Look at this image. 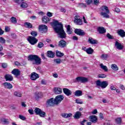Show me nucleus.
I'll return each instance as SVG.
<instances>
[{
    "label": "nucleus",
    "instance_id": "1",
    "mask_svg": "<svg viewBox=\"0 0 125 125\" xmlns=\"http://www.w3.org/2000/svg\"><path fill=\"white\" fill-rule=\"evenodd\" d=\"M53 24L54 25V27L53 29L55 30V32L57 34H58V38H60V39H66V33L64 31L63 29V24L61 23H59L58 21H55Z\"/></svg>",
    "mask_w": 125,
    "mask_h": 125
},
{
    "label": "nucleus",
    "instance_id": "2",
    "mask_svg": "<svg viewBox=\"0 0 125 125\" xmlns=\"http://www.w3.org/2000/svg\"><path fill=\"white\" fill-rule=\"evenodd\" d=\"M28 61L32 62L33 65H41L42 59L37 55H29L28 57Z\"/></svg>",
    "mask_w": 125,
    "mask_h": 125
},
{
    "label": "nucleus",
    "instance_id": "3",
    "mask_svg": "<svg viewBox=\"0 0 125 125\" xmlns=\"http://www.w3.org/2000/svg\"><path fill=\"white\" fill-rule=\"evenodd\" d=\"M96 84L97 86H100L102 88H106L109 83L107 81L101 82L100 80H97L96 82Z\"/></svg>",
    "mask_w": 125,
    "mask_h": 125
},
{
    "label": "nucleus",
    "instance_id": "4",
    "mask_svg": "<svg viewBox=\"0 0 125 125\" xmlns=\"http://www.w3.org/2000/svg\"><path fill=\"white\" fill-rule=\"evenodd\" d=\"M88 79L85 77H78L73 80V83H86Z\"/></svg>",
    "mask_w": 125,
    "mask_h": 125
},
{
    "label": "nucleus",
    "instance_id": "5",
    "mask_svg": "<svg viewBox=\"0 0 125 125\" xmlns=\"http://www.w3.org/2000/svg\"><path fill=\"white\" fill-rule=\"evenodd\" d=\"M27 41L29 42V43H31L32 45H34V44H36L37 42H38V40L36 39V37H33V36H29L27 38Z\"/></svg>",
    "mask_w": 125,
    "mask_h": 125
},
{
    "label": "nucleus",
    "instance_id": "6",
    "mask_svg": "<svg viewBox=\"0 0 125 125\" xmlns=\"http://www.w3.org/2000/svg\"><path fill=\"white\" fill-rule=\"evenodd\" d=\"M46 104L48 106H54V105H57L55 100L53 98H51V99L47 100Z\"/></svg>",
    "mask_w": 125,
    "mask_h": 125
},
{
    "label": "nucleus",
    "instance_id": "7",
    "mask_svg": "<svg viewBox=\"0 0 125 125\" xmlns=\"http://www.w3.org/2000/svg\"><path fill=\"white\" fill-rule=\"evenodd\" d=\"M39 31L41 33H46L47 32V26L45 25H40L39 26Z\"/></svg>",
    "mask_w": 125,
    "mask_h": 125
},
{
    "label": "nucleus",
    "instance_id": "8",
    "mask_svg": "<svg viewBox=\"0 0 125 125\" xmlns=\"http://www.w3.org/2000/svg\"><path fill=\"white\" fill-rule=\"evenodd\" d=\"M54 99L56 102V104L57 105L64 99V97L62 95H58L55 97Z\"/></svg>",
    "mask_w": 125,
    "mask_h": 125
},
{
    "label": "nucleus",
    "instance_id": "9",
    "mask_svg": "<svg viewBox=\"0 0 125 125\" xmlns=\"http://www.w3.org/2000/svg\"><path fill=\"white\" fill-rule=\"evenodd\" d=\"M74 33H75L76 35H78V36H84V35H85V33L84 32L83 30L81 29H76L74 30Z\"/></svg>",
    "mask_w": 125,
    "mask_h": 125
},
{
    "label": "nucleus",
    "instance_id": "10",
    "mask_svg": "<svg viewBox=\"0 0 125 125\" xmlns=\"http://www.w3.org/2000/svg\"><path fill=\"white\" fill-rule=\"evenodd\" d=\"M67 45V42L66 41L62 40L59 42L58 46L59 47H61L62 48H64V47H66Z\"/></svg>",
    "mask_w": 125,
    "mask_h": 125
},
{
    "label": "nucleus",
    "instance_id": "11",
    "mask_svg": "<svg viewBox=\"0 0 125 125\" xmlns=\"http://www.w3.org/2000/svg\"><path fill=\"white\" fill-rule=\"evenodd\" d=\"M89 121L93 124H96L97 123V116L95 115H91L89 117Z\"/></svg>",
    "mask_w": 125,
    "mask_h": 125
},
{
    "label": "nucleus",
    "instance_id": "12",
    "mask_svg": "<svg viewBox=\"0 0 125 125\" xmlns=\"http://www.w3.org/2000/svg\"><path fill=\"white\" fill-rule=\"evenodd\" d=\"M115 45V47H116L117 49H118V50H123L124 49V45H122V44L118 41H116Z\"/></svg>",
    "mask_w": 125,
    "mask_h": 125
},
{
    "label": "nucleus",
    "instance_id": "13",
    "mask_svg": "<svg viewBox=\"0 0 125 125\" xmlns=\"http://www.w3.org/2000/svg\"><path fill=\"white\" fill-rule=\"evenodd\" d=\"M39 78H40L39 75L36 72H32L31 73L30 79L32 81H36V80H37V79H39Z\"/></svg>",
    "mask_w": 125,
    "mask_h": 125
},
{
    "label": "nucleus",
    "instance_id": "14",
    "mask_svg": "<svg viewBox=\"0 0 125 125\" xmlns=\"http://www.w3.org/2000/svg\"><path fill=\"white\" fill-rule=\"evenodd\" d=\"M3 85L4 88H7V89H11V88H13V86L11 84V83L7 82L3 83Z\"/></svg>",
    "mask_w": 125,
    "mask_h": 125
},
{
    "label": "nucleus",
    "instance_id": "15",
    "mask_svg": "<svg viewBox=\"0 0 125 125\" xmlns=\"http://www.w3.org/2000/svg\"><path fill=\"white\" fill-rule=\"evenodd\" d=\"M6 82H12L13 81V77L10 74H6L4 76Z\"/></svg>",
    "mask_w": 125,
    "mask_h": 125
},
{
    "label": "nucleus",
    "instance_id": "16",
    "mask_svg": "<svg viewBox=\"0 0 125 125\" xmlns=\"http://www.w3.org/2000/svg\"><path fill=\"white\" fill-rule=\"evenodd\" d=\"M88 42L89 43H91V44H97V43H98V42H97V40H94L91 37L89 38L88 40Z\"/></svg>",
    "mask_w": 125,
    "mask_h": 125
},
{
    "label": "nucleus",
    "instance_id": "17",
    "mask_svg": "<svg viewBox=\"0 0 125 125\" xmlns=\"http://www.w3.org/2000/svg\"><path fill=\"white\" fill-rule=\"evenodd\" d=\"M74 118L76 120H79V119H81V118H82V112L80 111H77L75 112Z\"/></svg>",
    "mask_w": 125,
    "mask_h": 125
},
{
    "label": "nucleus",
    "instance_id": "18",
    "mask_svg": "<svg viewBox=\"0 0 125 125\" xmlns=\"http://www.w3.org/2000/svg\"><path fill=\"white\" fill-rule=\"evenodd\" d=\"M117 33L119 36H120L121 37V38H125V32L124 30L120 29L117 31Z\"/></svg>",
    "mask_w": 125,
    "mask_h": 125
},
{
    "label": "nucleus",
    "instance_id": "19",
    "mask_svg": "<svg viewBox=\"0 0 125 125\" xmlns=\"http://www.w3.org/2000/svg\"><path fill=\"white\" fill-rule=\"evenodd\" d=\"M63 91L64 94L67 95V96H70L72 94V91L67 88H63Z\"/></svg>",
    "mask_w": 125,
    "mask_h": 125
},
{
    "label": "nucleus",
    "instance_id": "20",
    "mask_svg": "<svg viewBox=\"0 0 125 125\" xmlns=\"http://www.w3.org/2000/svg\"><path fill=\"white\" fill-rule=\"evenodd\" d=\"M98 32H99L100 34H105V33H106V29L102 26H100L98 27Z\"/></svg>",
    "mask_w": 125,
    "mask_h": 125
},
{
    "label": "nucleus",
    "instance_id": "21",
    "mask_svg": "<svg viewBox=\"0 0 125 125\" xmlns=\"http://www.w3.org/2000/svg\"><path fill=\"white\" fill-rule=\"evenodd\" d=\"M42 96V92H36L35 94V98L36 100H39L40 98H41Z\"/></svg>",
    "mask_w": 125,
    "mask_h": 125
},
{
    "label": "nucleus",
    "instance_id": "22",
    "mask_svg": "<svg viewBox=\"0 0 125 125\" xmlns=\"http://www.w3.org/2000/svg\"><path fill=\"white\" fill-rule=\"evenodd\" d=\"M11 73L13 74V75H14V76H16V77H18V76H20V71L18 69H13Z\"/></svg>",
    "mask_w": 125,
    "mask_h": 125
},
{
    "label": "nucleus",
    "instance_id": "23",
    "mask_svg": "<svg viewBox=\"0 0 125 125\" xmlns=\"http://www.w3.org/2000/svg\"><path fill=\"white\" fill-rule=\"evenodd\" d=\"M72 113H62L61 114V116L62 117V118L68 119L69 118H71V117L72 116Z\"/></svg>",
    "mask_w": 125,
    "mask_h": 125
},
{
    "label": "nucleus",
    "instance_id": "24",
    "mask_svg": "<svg viewBox=\"0 0 125 125\" xmlns=\"http://www.w3.org/2000/svg\"><path fill=\"white\" fill-rule=\"evenodd\" d=\"M54 93L56 94H60V93H62V89L60 87H55L54 88Z\"/></svg>",
    "mask_w": 125,
    "mask_h": 125
},
{
    "label": "nucleus",
    "instance_id": "25",
    "mask_svg": "<svg viewBox=\"0 0 125 125\" xmlns=\"http://www.w3.org/2000/svg\"><path fill=\"white\" fill-rule=\"evenodd\" d=\"M74 95L77 97L82 96L83 95V91L80 90H76L74 93Z\"/></svg>",
    "mask_w": 125,
    "mask_h": 125
},
{
    "label": "nucleus",
    "instance_id": "26",
    "mask_svg": "<svg viewBox=\"0 0 125 125\" xmlns=\"http://www.w3.org/2000/svg\"><path fill=\"white\" fill-rule=\"evenodd\" d=\"M101 9L103 11H105L106 13H109L110 10H109V8L106 6H103L101 7Z\"/></svg>",
    "mask_w": 125,
    "mask_h": 125
},
{
    "label": "nucleus",
    "instance_id": "27",
    "mask_svg": "<svg viewBox=\"0 0 125 125\" xmlns=\"http://www.w3.org/2000/svg\"><path fill=\"white\" fill-rule=\"evenodd\" d=\"M24 27L25 28H28V29H32V28H33V25L30 22H25L24 23Z\"/></svg>",
    "mask_w": 125,
    "mask_h": 125
},
{
    "label": "nucleus",
    "instance_id": "28",
    "mask_svg": "<svg viewBox=\"0 0 125 125\" xmlns=\"http://www.w3.org/2000/svg\"><path fill=\"white\" fill-rule=\"evenodd\" d=\"M47 55L48 57L53 58L54 57V53H53L52 51H48L47 52Z\"/></svg>",
    "mask_w": 125,
    "mask_h": 125
},
{
    "label": "nucleus",
    "instance_id": "29",
    "mask_svg": "<svg viewBox=\"0 0 125 125\" xmlns=\"http://www.w3.org/2000/svg\"><path fill=\"white\" fill-rule=\"evenodd\" d=\"M66 28V32L68 35L72 34V31L71 30V26H70V25H68L66 26H65Z\"/></svg>",
    "mask_w": 125,
    "mask_h": 125
},
{
    "label": "nucleus",
    "instance_id": "30",
    "mask_svg": "<svg viewBox=\"0 0 125 125\" xmlns=\"http://www.w3.org/2000/svg\"><path fill=\"white\" fill-rule=\"evenodd\" d=\"M42 21L44 24H46L48 21H49V18L46 16L43 17L42 18Z\"/></svg>",
    "mask_w": 125,
    "mask_h": 125
},
{
    "label": "nucleus",
    "instance_id": "31",
    "mask_svg": "<svg viewBox=\"0 0 125 125\" xmlns=\"http://www.w3.org/2000/svg\"><path fill=\"white\" fill-rule=\"evenodd\" d=\"M108 14V13H107L106 12L105 13L102 12L101 13V15H102V16H103L104 18H110V16H109Z\"/></svg>",
    "mask_w": 125,
    "mask_h": 125
},
{
    "label": "nucleus",
    "instance_id": "32",
    "mask_svg": "<svg viewBox=\"0 0 125 125\" xmlns=\"http://www.w3.org/2000/svg\"><path fill=\"white\" fill-rule=\"evenodd\" d=\"M111 68L114 71H118L119 70V67H118V66L116 65V64H111Z\"/></svg>",
    "mask_w": 125,
    "mask_h": 125
},
{
    "label": "nucleus",
    "instance_id": "33",
    "mask_svg": "<svg viewBox=\"0 0 125 125\" xmlns=\"http://www.w3.org/2000/svg\"><path fill=\"white\" fill-rule=\"evenodd\" d=\"M14 95L17 97H21V96H22V93L20 92L15 91L14 92Z\"/></svg>",
    "mask_w": 125,
    "mask_h": 125
},
{
    "label": "nucleus",
    "instance_id": "34",
    "mask_svg": "<svg viewBox=\"0 0 125 125\" xmlns=\"http://www.w3.org/2000/svg\"><path fill=\"white\" fill-rule=\"evenodd\" d=\"M109 56L108 55V54H103L101 57L100 58H101L102 59H103V60H107V59H108V57Z\"/></svg>",
    "mask_w": 125,
    "mask_h": 125
},
{
    "label": "nucleus",
    "instance_id": "35",
    "mask_svg": "<svg viewBox=\"0 0 125 125\" xmlns=\"http://www.w3.org/2000/svg\"><path fill=\"white\" fill-rule=\"evenodd\" d=\"M100 67L103 70H104L105 72H107L108 71V68H107L106 65H104L103 63H101Z\"/></svg>",
    "mask_w": 125,
    "mask_h": 125
},
{
    "label": "nucleus",
    "instance_id": "36",
    "mask_svg": "<svg viewBox=\"0 0 125 125\" xmlns=\"http://www.w3.org/2000/svg\"><path fill=\"white\" fill-rule=\"evenodd\" d=\"M93 51L94 50L93 49L90 47L87 48L86 52L87 53V54H92V53H93Z\"/></svg>",
    "mask_w": 125,
    "mask_h": 125
},
{
    "label": "nucleus",
    "instance_id": "37",
    "mask_svg": "<svg viewBox=\"0 0 125 125\" xmlns=\"http://www.w3.org/2000/svg\"><path fill=\"white\" fill-rule=\"evenodd\" d=\"M74 22L77 25H82L83 24V21L80 19L79 20H75Z\"/></svg>",
    "mask_w": 125,
    "mask_h": 125
},
{
    "label": "nucleus",
    "instance_id": "38",
    "mask_svg": "<svg viewBox=\"0 0 125 125\" xmlns=\"http://www.w3.org/2000/svg\"><path fill=\"white\" fill-rule=\"evenodd\" d=\"M115 123L118 125H121L122 123V118L121 117H118L115 119Z\"/></svg>",
    "mask_w": 125,
    "mask_h": 125
},
{
    "label": "nucleus",
    "instance_id": "39",
    "mask_svg": "<svg viewBox=\"0 0 125 125\" xmlns=\"http://www.w3.org/2000/svg\"><path fill=\"white\" fill-rule=\"evenodd\" d=\"M10 20L11 23H13V24H16L17 23V19L14 17H11Z\"/></svg>",
    "mask_w": 125,
    "mask_h": 125
},
{
    "label": "nucleus",
    "instance_id": "40",
    "mask_svg": "<svg viewBox=\"0 0 125 125\" xmlns=\"http://www.w3.org/2000/svg\"><path fill=\"white\" fill-rule=\"evenodd\" d=\"M56 55L58 57H62V56H64V53H61V51H57Z\"/></svg>",
    "mask_w": 125,
    "mask_h": 125
},
{
    "label": "nucleus",
    "instance_id": "41",
    "mask_svg": "<svg viewBox=\"0 0 125 125\" xmlns=\"http://www.w3.org/2000/svg\"><path fill=\"white\" fill-rule=\"evenodd\" d=\"M21 3V7H22V8H26V7H28V4L27 3L24 2L23 1H22V2Z\"/></svg>",
    "mask_w": 125,
    "mask_h": 125
},
{
    "label": "nucleus",
    "instance_id": "42",
    "mask_svg": "<svg viewBox=\"0 0 125 125\" xmlns=\"http://www.w3.org/2000/svg\"><path fill=\"white\" fill-rule=\"evenodd\" d=\"M54 62L56 64H60L62 62V61L60 59H55Z\"/></svg>",
    "mask_w": 125,
    "mask_h": 125
},
{
    "label": "nucleus",
    "instance_id": "43",
    "mask_svg": "<svg viewBox=\"0 0 125 125\" xmlns=\"http://www.w3.org/2000/svg\"><path fill=\"white\" fill-rule=\"evenodd\" d=\"M41 111V109L38 107H36L34 110V112L36 113V115H39Z\"/></svg>",
    "mask_w": 125,
    "mask_h": 125
},
{
    "label": "nucleus",
    "instance_id": "44",
    "mask_svg": "<svg viewBox=\"0 0 125 125\" xmlns=\"http://www.w3.org/2000/svg\"><path fill=\"white\" fill-rule=\"evenodd\" d=\"M39 115H40V117L43 118L45 117V112L44 111H43L42 110H41V112Z\"/></svg>",
    "mask_w": 125,
    "mask_h": 125
},
{
    "label": "nucleus",
    "instance_id": "45",
    "mask_svg": "<svg viewBox=\"0 0 125 125\" xmlns=\"http://www.w3.org/2000/svg\"><path fill=\"white\" fill-rule=\"evenodd\" d=\"M106 77H107V75L104 74H101L98 75V78L101 79H104V78H106Z\"/></svg>",
    "mask_w": 125,
    "mask_h": 125
},
{
    "label": "nucleus",
    "instance_id": "46",
    "mask_svg": "<svg viewBox=\"0 0 125 125\" xmlns=\"http://www.w3.org/2000/svg\"><path fill=\"white\" fill-rule=\"evenodd\" d=\"M31 35L33 36V37H37L38 36V32L35 31H32L31 33Z\"/></svg>",
    "mask_w": 125,
    "mask_h": 125
},
{
    "label": "nucleus",
    "instance_id": "47",
    "mask_svg": "<svg viewBox=\"0 0 125 125\" xmlns=\"http://www.w3.org/2000/svg\"><path fill=\"white\" fill-rule=\"evenodd\" d=\"M78 7H84L85 8L86 7V5L84 3H78Z\"/></svg>",
    "mask_w": 125,
    "mask_h": 125
},
{
    "label": "nucleus",
    "instance_id": "48",
    "mask_svg": "<svg viewBox=\"0 0 125 125\" xmlns=\"http://www.w3.org/2000/svg\"><path fill=\"white\" fill-rule=\"evenodd\" d=\"M19 118L21 120H22V121H26V117L25 116H23V115H20L19 116Z\"/></svg>",
    "mask_w": 125,
    "mask_h": 125
},
{
    "label": "nucleus",
    "instance_id": "49",
    "mask_svg": "<svg viewBox=\"0 0 125 125\" xmlns=\"http://www.w3.org/2000/svg\"><path fill=\"white\" fill-rule=\"evenodd\" d=\"M5 40L3 37H0V42L1 43H5Z\"/></svg>",
    "mask_w": 125,
    "mask_h": 125
},
{
    "label": "nucleus",
    "instance_id": "50",
    "mask_svg": "<svg viewBox=\"0 0 125 125\" xmlns=\"http://www.w3.org/2000/svg\"><path fill=\"white\" fill-rule=\"evenodd\" d=\"M106 37L107 38H108V39H109V40H113V39H114V37H113V36L111 35L109 33H108L106 35Z\"/></svg>",
    "mask_w": 125,
    "mask_h": 125
},
{
    "label": "nucleus",
    "instance_id": "51",
    "mask_svg": "<svg viewBox=\"0 0 125 125\" xmlns=\"http://www.w3.org/2000/svg\"><path fill=\"white\" fill-rule=\"evenodd\" d=\"M43 43L40 42L38 43V47H39V48H42V47H43Z\"/></svg>",
    "mask_w": 125,
    "mask_h": 125
},
{
    "label": "nucleus",
    "instance_id": "52",
    "mask_svg": "<svg viewBox=\"0 0 125 125\" xmlns=\"http://www.w3.org/2000/svg\"><path fill=\"white\" fill-rule=\"evenodd\" d=\"M60 11L61 12H63V13H65L66 10V9H65L64 7H61L60 9Z\"/></svg>",
    "mask_w": 125,
    "mask_h": 125
},
{
    "label": "nucleus",
    "instance_id": "53",
    "mask_svg": "<svg viewBox=\"0 0 125 125\" xmlns=\"http://www.w3.org/2000/svg\"><path fill=\"white\" fill-rule=\"evenodd\" d=\"M75 101L76 103H77V104H83V102H82V101L79 99H76Z\"/></svg>",
    "mask_w": 125,
    "mask_h": 125
},
{
    "label": "nucleus",
    "instance_id": "54",
    "mask_svg": "<svg viewBox=\"0 0 125 125\" xmlns=\"http://www.w3.org/2000/svg\"><path fill=\"white\" fill-rule=\"evenodd\" d=\"M16 3H18L19 4H20V3H21L22 1H23V0H14Z\"/></svg>",
    "mask_w": 125,
    "mask_h": 125
},
{
    "label": "nucleus",
    "instance_id": "55",
    "mask_svg": "<svg viewBox=\"0 0 125 125\" xmlns=\"http://www.w3.org/2000/svg\"><path fill=\"white\" fill-rule=\"evenodd\" d=\"M2 67L4 69H5V68H6L7 67V64L5 63H2Z\"/></svg>",
    "mask_w": 125,
    "mask_h": 125
},
{
    "label": "nucleus",
    "instance_id": "56",
    "mask_svg": "<svg viewBox=\"0 0 125 125\" xmlns=\"http://www.w3.org/2000/svg\"><path fill=\"white\" fill-rule=\"evenodd\" d=\"M94 3L95 5H97L99 3V0H94Z\"/></svg>",
    "mask_w": 125,
    "mask_h": 125
},
{
    "label": "nucleus",
    "instance_id": "57",
    "mask_svg": "<svg viewBox=\"0 0 125 125\" xmlns=\"http://www.w3.org/2000/svg\"><path fill=\"white\" fill-rule=\"evenodd\" d=\"M47 15L48 16V17H52V13L50 12H48L47 13Z\"/></svg>",
    "mask_w": 125,
    "mask_h": 125
},
{
    "label": "nucleus",
    "instance_id": "58",
    "mask_svg": "<svg viewBox=\"0 0 125 125\" xmlns=\"http://www.w3.org/2000/svg\"><path fill=\"white\" fill-rule=\"evenodd\" d=\"M28 112L30 115H33L34 114V110H33V109H29Z\"/></svg>",
    "mask_w": 125,
    "mask_h": 125
},
{
    "label": "nucleus",
    "instance_id": "59",
    "mask_svg": "<svg viewBox=\"0 0 125 125\" xmlns=\"http://www.w3.org/2000/svg\"><path fill=\"white\" fill-rule=\"evenodd\" d=\"M115 12L119 13V12H121V10L119 9V8H116L115 9Z\"/></svg>",
    "mask_w": 125,
    "mask_h": 125
},
{
    "label": "nucleus",
    "instance_id": "60",
    "mask_svg": "<svg viewBox=\"0 0 125 125\" xmlns=\"http://www.w3.org/2000/svg\"><path fill=\"white\" fill-rule=\"evenodd\" d=\"M86 2L87 4H90L92 2V0H86Z\"/></svg>",
    "mask_w": 125,
    "mask_h": 125
},
{
    "label": "nucleus",
    "instance_id": "61",
    "mask_svg": "<svg viewBox=\"0 0 125 125\" xmlns=\"http://www.w3.org/2000/svg\"><path fill=\"white\" fill-rule=\"evenodd\" d=\"M120 87L123 90H125V86H124V85H123V84H120Z\"/></svg>",
    "mask_w": 125,
    "mask_h": 125
},
{
    "label": "nucleus",
    "instance_id": "62",
    "mask_svg": "<svg viewBox=\"0 0 125 125\" xmlns=\"http://www.w3.org/2000/svg\"><path fill=\"white\" fill-rule=\"evenodd\" d=\"M110 89H111V90H116L117 89V88H116V87H115L114 86H111Z\"/></svg>",
    "mask_w": 125,
    "mask_h": 125
},
{
    "label": "nucleus",
    "instance_id": "63",
    "mask_svg": "<svg viewBox=\"0 0 125 125\" xmlns=\"http://www.w3.org/2000/svg\"><path fill=\"white\" fill-rule=\"evenodd\" d=\"M72 39L73 40V41H78V40H79V38H78L77 36H73L72 37Z\"/></svg>",
    "mask_w": 125,
    "mask_h": 125
},
{
    "label": "nucleus",
    "instance_id": "64",
    "mask_svg": "<svg viewBox=\"0 0 125 125\" xmlns=\"http://www.w3.org/2000/svg\"><path fill=\"white\" fill-rule=\"evenodd\" d=\"M86 122V120H83V121L80 122L81 125H84V123Z\"/></svg>",
    "mask_w": 125,
    "mask_h": 125
}]
</instances>
